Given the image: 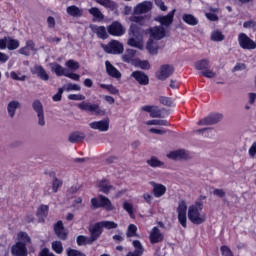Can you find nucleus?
<instances>
[{"instance_id": "1", "label": "nucleus", "mask_w": 256, "mask_h": 256, "mask_svg": "<svg viewBox=\"0 0 256 256\" xmlns=\"http://www.w3.org/2000/svg\"><path fill=\"white\" fill-rule=\"evenodd\" d=\"M128 45L130 47H136V49H143V35H145V30L143 27L132 23L128 29Z\"/></svg>"}, {"instance_id": "2", "label": "nucleus", "mask_w": 256, "mask_h": 256, "mask_svg": "<svg viewBox=\"0 0 256 256\" xmlns=\"http://www.w3.org/2000/svg\"><path fill=\"white\" fill-rule=\"evenodd\" d=\"M203 211V202L197 201L195 204L190 205L188 208V219L193 225H202L207 221V216L201 214Z\"/></svg>"}, {"instance_id": "3", "label": "nucleus", "mask_w": 256, "mask_h": 256, "mask_svg": "<svg viewBox=\"0 0 256 256\" xmlns=\"http://www.w3.org/2000/svg\"><path fill=\"white\" fill-rule=\"evenodd\" d=\"M92 209H105V211H113V203L104 195H99L98 198L91 199Z\"/></svg>"}, {"instance_id": "4", "label": "nucleus", "mask_w": 256, "mask_h": 256, "mask_svg": "<svg viewBox=\"0 0 256 256\" xmlns=\"http://www.w3.org/2000/svg\"><path fill=\"white\" fill-rule=\"evenodd\" d=\"M101 47L108 55H121L125 51L123 44L119 40H111L107 44H101Z\"/></svg>"}, {"instance_id": "5", "label": "nucleus", "mask_w": 256, "mask_h": 256, "mask_svg": "<svg viewBox=\"0 0 256 256\" xmlns=\"http://www.w3.org/2000/svg\"><path fill=\"white\" fill-rule=\"evenodd\" d=\"M145 33L146 35L149 34L150 39H153L154 41H161V39H164V37L167 35V31L163 26L150 27L146 29Z\"/></svg>"}, {"instance_id": "6", "label": "nucleus", "mask_w": 256, "mask_h": 256, "mask_svg": "<svg viewBox=\"0 0 256 256\" xmlns=\"http://www.w3.org/2000/svg\"><path fill=\"white\" fill-rule=\"evenodd\" d=\"M177 213L178 222L184 229H187V202H185V200L179 202L177 207Z\"/></svg>"}, {"instance_id": "7", "label": "nucleus", "mask_w": 256, "mask_h": 256, "mask_svg": "<svg viewBox=\"0 0 256 256\" xmlns=\"http://www.w3.org/2000/svg\"><path fill=\"white\" fill-rule=\"evenodd\" d=\"M78 108H80L81 111H86V113H95V115H105V110H102L101 107H99V104H91L89 102H81L78 104Z\"/></svg>"}, {"instance_id": "8", "label": "nucleus", "mask_w": 256, "mask_h": 256, "mask_svg": "<svg viewBox=\"0 0 256 256\" xmlns=\"http://www.w3.org/2000/svg\"><path fill=\"white\" fill-rule=\"evenodd\" d=\"M238 43L241 49H246L248 51H253L256 48V42L249 38L245 33H240L238 35Z\"/></svg>"}, {"instance_id": "9", "label": "nucleus", "mask_w": 256, "mask_h": 256, "mask_svg": "<svg viewBox=\"0 0 256 256\" xmlns=\"http://www.w3.org/2000/svg\"><path fill=\"white\" fill-rule=\"evenodd\" d=\"M109 35H112V37H123L125 35V27L121 22L114 21L111 23V25L107 28Z\"/></svg>"}, {"instance_id": "10", "label": "nucleus", "mask_w": 256, "mask_h": 256, "mask_svg": "<svg viewBox=\"0 0 256 256\" xmlns=\"http://www.w3.org/2000/svg\"><path fill=\"white\" fill-rule=\"evenodd\" d=\"M173 73H175V68L169 64H164L160 67V70L156 72V77L159 81H165V79H169Z\"/></svg>"}, {"instance_id": "11", "label": "nucleus", "mask_w": 256, "mask_h": 256, "mask_svg": "<svg viewBox=\"0 0 256 256\" xmlns=\"http://www.w3.org/2000/svg\"><path fill=\"white\" fill-rule=\"evenodd\" d=\"M176 10L173 9L165 16H158L155 18V21L160 23V27H171L173 25V19H175Z\"/></svg>"}, {"instance_id": "12", "label": "nucleus", "mask_w": 256, "mask_h": 256, "mask_svg": "<svg viewBox=\"0 0 256 256\" xmlns=\"http://www.w3.org/2000/svg\"><path fill=\"white\" fill-rule=\"evenodd\" d=\"M11 253L13 256H27L28 255L27 244L22 241L16 242L11 247Z\"/></svg>"}, {"instance_id": "13", "label": "nucleus", "mask_w": 256, "mask_h": 256, "mask_svg": "<svg viewBox=\"0 0 256 256\" xmlns=\"http://www.w3.org/2000/svg\"><path fill=\"white\" fill-rule=\"evenodd\" d=\"M163 239H165V236L163 235L159 227L154 226L149 235V241L151 245H156V243H161L163 242Z\"/></svg>"}, {"instance_id": "14", "label": "nucleus", "mask_w": 256, "mask_h": 256, "mask_svg": "<svg viewBox=\"0 0 256 256\" xmlns=\"http://www.w3.org/2000/svg\"><path fill=\"white\" fill-rule=\"evenodd\" d=\"M221 119H223V114H219V113H215V114H210L207 117L201 119L198 122V125H215L217 123H219V121H221Z\"/></svg>"}, {"instance_id": "15", "label": "nucleus", "mask_w": 256, "mask_h": 256, "mask_svg": "<svg viewBox=\"0 0 256 256\" xmlns=\"http://www.w3.org/2000/svg\"><path fill=\"white\" fill-rule=\"evenodd\" d=\"M88 231L90 233V240L92 243L97 241V239L103 235V228L99 222H96L92 227L88 229Z\"/></svg>"}, {"instance_id": "16", "label": "nucleus", "mask_w": 256, "mask_h": 256, "mask_svg": "<svg viewBox=\"0 0 256 256\" xmlns=\"http://www.w3.org/2000/svg\"><path fill=\"white\" fill-rule=\"evenodd\" d=\"M153 9V2L151 1H144L136 5L134 8L135 15H143V13H149Z\"/></svg>"}, {"instance_id": "17", "label": "nucleus", "mask_w": 256, "mask_h": 256, "mask_svg": "<svg viewBox=\"0 0 256 256\" xmlns=\"http://www.w3.org/2000/svg\"><path fill=\"white\" fill-rule=\"evenodd\" d=\"M131 77L139 83V85L147 86L149 85V76L143 71L136 70L131 73Z\"/></svg>"}, {"instance_id": "18", "label": "nucleus", "mask_w": 256, "mask_h": 256, "mask_svg": "<svg viewBox=\"0 0 256 256\" xmlns=\"http://www.w3.org/2000/svg\"><path fill=\"white\" fill-rule=\"evenodd\" d=\"M54 233L58 239L62 241L67 240L68 233L65 231V226L63 225V221L59 220L54 224Z\"/></svg>"}, {"instance_id": "19", "label": "nucleus", "mask_w": 256, "mask_h": 256, "mask_svg": "<svg viewBox=\"0 0 256 256\" xmlns=\"http://www.w3.org/2000/svg\"><path fill=\"white\" fill-rule=\"evenodd\" d=\"M32 107L34 111H36L38 118H39V125L43 126L45 125V114L43 113V104H41V101L35 100L32 104Z\"/></svg>"}, {"instance_id": "20", "label": "nucleus", "mask_w": 256, "mask_h": 256, "mask_svg": "<svg viewBox=\"0 0 256 256\" xmlns=\"http://www.w3.org/2000/svg\"><path fill=\"white\" fill-rule=\"evenodd\" d=\"M98 188L100 193H104V195H109V193H111V191L115 189V186L111 185V182H109V180L102 179L98 183Z\"/></svg>"}, {"instance_id": "21", "label": "nucleus", "mask_w": 256, "mask_h": 256, "mask_svg": "<svg viewBox=\"0 0 256 256\" xmlns=\"http://www.w3.org/2000/svg\"><path fill=\"white\" fill-rule=\"evenodd\" d=\"M89 127L91 129H95L98 131H109V120H100V121H94L89 124Z\"/></svg>"}, {"instance_id": "22", "label": "nucleus", "mask_w": 256, "mask_h": 256, "mask_svg": "<svg viewBox=\"0 0 256 256\" xmlns=\"http://www.w3.org/2000/svg\"><path fill=\"white\" fill-rule=\"evenodd\" d=\"M150 184L153 187L152 193L157 199H159V197H163V195L167 193V187H165V185L157 184L155 182H150Z\"/></svg>"}, {"instance_id": "23", "label": "nucleus", "mask_w": 256, "mask_h": 256, "mask_svg": "<svg viewBox=\"0 0 256 256\" xmlns=\"http://www.w3.org/2000/svg\"><path fill=\"white\" fill-rule=\"evenodd\" d=\"M143 111H145L146 113H150V117H152V119L158 118L160 119L161 116V109H159V106H143L141 108Z\"/></svg>"}, {"instance_id": "24", "label": "nucleus", "mask_w": 256, "mask_h": 256, "mask_svg": "<svg viewBox=\"0 0 256 256\" xmlns=\"http://www.w3.org/2000/svg\"><path fill=\"white\" fill-rule=\"evenodd\" d=\"M49 215V206L48 205H40L36 212V217L39 219V223H45V219Z\"/></svg>"}, {"instance_id": "25", "label": "nucleus", "mask_w": 256, "mask_h": 256, "mask_svg": "<svg viewBox=\"0 0 256 256\" xmlns=\"http://www.w3.org/2000/svg\"><path fill=\"white\" fill-rule=\"evenodd\" d=\"M91 31L97 35L98 39L105 40L109 37V34H107V28H105V26L92 25Z\"/></svg>"}, {"instance_id": "26", "label": "nucleus", "mask_w": 256, "mask_h": 256, "mask_svg": "<svg viewBox=\"0 0 256 256\" xmlns=\"http://www.w3.org/2000/svg\"><path fill=\"white\" fill-rule=\"evenodd\" d=\"M105 65H106V73L110 77H114V79H121V72H119V70H117V68H115V66H113V64H111L109 60L105 62Z\"/></svg>"}, {"instance_id": "27", "label": "nucleus", "mask_w": 256, "mask_h": 256, "mask_svg": "<svg viewBox=\"0 0 256 256\" xmlns=\"http://www.w3.org/2000/svg\"><path fill=\"white\" fill-rule=\"evenodd\" d=\"M135 55H137V50L127 49L122 56V61H124V63H131L133 65L137 59L135 58Z\"/></svg>"}, {"instance_id": "28", "label": "nucleus", "mask_w": 256, "mask_h": 256, "mask_svg": "<svg viewBox=\"0 0 256 256\" xmlns=\"http://www.w3.org/2000/svg\"><path fill=\"white\" fill-rule=\"evenodd\" d=\"M32 73L37 75L42 81H49V74H47V71H45V68L41 65L34 66Z\"/></svg>"}, {"instance_id": "29", "label": "nucleus", "mask_w": 256, "mask_h": 256, "mask_svg": "<svg viewBox=\"0 0 256 256\" xmlns=\"http://www.w3.org/2000/svg\"><path fill=\"white\" fill-rule=\"evenodd\" d=\"M133 247L135 248L134 252L128 253L126 256H142L145 249L143 248V245L141 244V241L134 240L133 241Z\"/></svg>"}, {"instance_id": "30", "label": "nucleus", "mask_w": 256, "mask_h": 256, "mask_svg": "<svg viewBox=\"0 0 256 256\" xmlns=\"http://www.w3.org/2000/svg\"><path fill=\"white\" fill-rule=\"evenodd\" d=\"M182 20L186 25H190L191 27H195V25H199V19L193 16V14H183Z\"/></svg>"}, {"instance_id": "31", "label": "nucleus", "mask_w": 256, "mask_h": 256, "mask_svg": "<svg viewBox=\"0 0 256 256\" xmlns=\"http://www.w3.org/2000/svg\"><path fill=\"white\" fill-rule=\"evenodd\" d=\"M66 13H68L70 17H83V10L76 5L68 6L66 8Z\"/></svg>"}, {"instance_id": "32", "label": "nucleus", "mask_w": 256, "mask_h": 256, "mask_svg": "<svg viewBox=\"0 0 256 256\" xmlns=\"http://www.w3.org/2000/svg\"><path fill=\"white\" fill-rule=\"evenodd\" d=\"M146 49L150 55H157V53H159V46L155 44V40H153V38L148 39L146 43Z\"/></svg>"}, {"instance_id": "33", "label": "nucleus", "mask_w": 256, "mask_h": 256, "mask_svg": "<svg viewBox=\"0 0 256 256\" xmlns=\"http://www.w3.org/2000/svg\"><path fill=\"white\" fill-rule=\"evenodd\" d=\"M99 5L105 7V9H109V11H117L118 5L115 1L112 0H98Z\"/></svg>"}, {"instance_id": "34", "label": "nucleus", "mask_w": 256, "mask_h": 256, "mask_svg": "<svg viewBox=\"0 0 256 256\" xmlns=\"http://www.w3.org/2000/svg\"><path fill=\"white\" fill-rule=\"evenodd\" d=\"M84 139H85V133L75 131L70 134L68 141L70 143H80V141H83Z\"/></svg>"}, {"instance_id": "35", "label": "nucleus", "mask_w": 256, "mask_h": 256, "mask_svg": "<svg viewBox=\"0 0 256 256\" xmlns=\"http://www.w3.org/2000/svg\"><path fill=\"white\" fill-rule=\"evenodd\" d=\"M89 13L94 17V21L101 22L105 19V15L97 7H92L89 9Z\"/></svg>"}, {"instance_id": "36", "label": "nucleus", "mask_w": 256, "mask_h": 256, "mask_svg": "<svg viewBox=\"0 0 256 256\" xmlns=\"http://www.w3.org/2000/svg\"><path fill=\"white\" fill-rule=\"evenodd\" d=\"M76 243L78 247H83L85 245H93V242L89 236L79 235L76 238Z\"/></svg>"}, {"instance_id": "37", "label": "nucleus", "mask_w": 256, "mask_h": 256, "mask_svg": "<svg viewBox=\"0 0 256 256\" xmlns=\"http://www.w3.org/2000/svg\"><path fill=\"white\" fill-rule=\"evenodd\" d=\"M19 45V40L7 37L6 49L9 51H15V49H19Z\"/></svg>"}, {"instance_id": "38", "label": "nucleus", "mask_w": 256, "mask_h": 256, "mask_svg": "<svg viewBox=\"0 0 256 256\" xmlns=\"http://www.w3.org/2000/svg\"><path fill=\"white\" fill-rule=\"evenodd\" d=\"M169 159H186L187 153H185V150H175L168 154Z\"/></svg>"}, {"instance_id": "39", "label": "nucleus", "mask_w": 256, "mask_h": 256, "mask_svg": "<svg viewBox=\"0 0 256 256\" xmlns=\"http://www.w3.org/2000/svg\"><path fill=\"white\" fill-rule=\"evenodd\" d=\"M133 65L134 67H139L140 69L147 70V71L148 69H151V64H149L148 60H141L137 58L136 60H134Z\"/></svg>"}, {"instance_id": "40", "label": "nucleus", "mask_w": 256, "mask_h": 256, "mask_svg": "<svg viewBox=\"0 0 256 256\" xmlns=\"http://www.w3.org/2000/svg\"><path fill=\"white\" fill-rule=\"evenodd\" d=\"M209 67V59H202L195 62L197 71H205Z\"/></svg>"}, {"instance_id": "41", "label": "nucleus", "mask_w": 256, "mask_h": 256, "mask_svg": "<svg viewBox=\"0 0 256 256\" xmlns=\"http://www.w3.org/2000/svg\"><path fill=\"white\" fill-rule=\"evenodd\" d=\"M211 41H216L217 43L225 41V35H223L221 30H215L211 34Z\"/></svg>"}, {"instance_id": "42", "label": "nucleus", "mask_w": 256, "mask_h": 256, "mask_svg": "<svg viewBox=\"0 0 256 256\" xmlns=\"http://www.w3.org/2000/svg\"><path fill=\"white\" fill-rule=\"evenodd\" d=\"M98 223L100 224V227H102V229L111 230V229H117V227H119V225L114 221H100Z\"/></svg>"}, {"instance_id": "43", "label": "nucleus", "mask_w": 256, "mask_h": 256, "mask_svg": "<svg viewBox=\"0 0 256 256\" xmlns=\"http://www.w3.org/2000/svg\"><path fill=\"white\" fill-rule=\"evenodd\" d=\"M18 107H19V102L17 101L9 102L7 110L10 117H15V111H17Z\"/></svg>"}, {"instance_id": "44", "label": "nucleus", "mask_w": 256, "mask_h": 256, "mask_svg": "<svg viewBox=\"0 0 256 256\" xmlns=\"http://www.w3.org/2000/svg\"><path fill=\"white\" fill-rule=\"evenodd\" d=\"M101 89H106L111 95H119V89L113 86V84H100Z\"/></svg>"}, {"instance_id": "45", "label": "nucleus", "mask_w": 256, "mask_h": 256, "mask_svg": "<svg viewBox=\"0 0 256 256\" xmlns=\"http://www.w3.org/2000/svg\"><path fill=\"white\" fill-rule=\"evenodd\" d=\"M52 69L54 70V72L57 75V77H63V75H67V73H65V69L63 68V66H61L58 63H55L52 66Z\"/></svg>"}, {"instance_id": "46", "label": "nucleus", "mask_w": 256, "mask_h": 256, "mask_svg": "<svg viewBox=\"0 0 256 256\" xmlns=\"http://www.w3.org/2000/svg\"><path fill=\"white\" fill-rule=\"evenodd\" d=\"M146 125H160L163 127H169V121L167 120H148Z\"/></svg>"}, {"instance_id": "47", "label": "nucleus", "mask_w": 256, "mask_h": 256, "mask_svg": "<svg viewBox=\"0 0 256 256\" xmlns=\"http://www.w3.org/2000/svg\"><path fill=\"white\" fill-rule=\"evenodd\" d=\"M126 236L127 237H137V226L135 224H130L128 226Z\"/></svg>"}, {"instance_id": "48", "label": "nucleus", "mask_w": 256, "mask_h": 256, "mask_svg": "<svg viewBox=\"0 0 256 256\" xmlns=\"http://www.w3.org/2000/svg\"><path fill=\"white\" fill-rule=\"evenodd\" d=\"M66 67H68V69H71V71H77V69H79L80 65L79 62L70 59L68 61H66Z\"/></svg>"}, {"instance_id": "49", "label": "nucleus", "mask_w": 256, "mask_h": 256, "mask_svg": "<svg viewBox=\"0 0 256 256\" xmlns=\"http://www.w3.org/2000/svg\"><path fill=\"white\" fill-rule=\"evenodd\" d=\"M52 249L57 253L58 255H61L63 253V243L60 241H55L52 243Z\"/></svg>"}, {"instance_id": "50", "label": "nucleus", "mask_w": 256, "mask_h": 256, "mask_svg": "<svg viewBox=\"0 0 256 256\" xmlns=\"http://www.w3.org/2000/svg\"><path fill=\"white\" fill-rule=\"evenodd\" d=\"M150 167H162L163 162H161L157 157L152 156L150 160H147Z\"/></svg>"}, {"instance_id": "51", "label": "nucleus", "mask_w": 256, "mask_h": 256, "mask_svg": "<svg viewBox=\"0 0 256 256\" xmlns=\"http://www.w3.org/2000/svg\"><path fill=\"white\" fill-rule=\"evenodd\" d=\"M123 209H124V211L128 212L130 217H134L133 204H131L129 202H124Z\"/></svg>"}, {"instance_id": "52", "label": "nucleus", "mask_w": 256, "mask_h": 256, "mask_svg": "<svg viewBox=\"0 0 256 256\" xmlns=\"http://www.w3.org/2000/svg\"><path fill=\"white\" fill-rule=\"evenodd\" d=\"M159 101L162 105H165L166 107H171V105H173V100H171V98L169 97L161 96L159 98Z\"/></svg>"}, {"instance_id": "53", "label": "nucleus", "mask_w": 256, "mask_h": 256, "mask_svg": "<svg viewBox=\"0 0 256 256\" xmlns=\"http://www.w3.org/2000/svg\"><path fill=\"white\" fill-rule=\"evenodd\" d=\"M220 251L222 253V256H233V251H231V248H229V246H221Z\"/></svg>"}, {"instance_id": "54", "label": "nucleus", "mask_w": 256, "mask_h": 256, "mask_svg": "<svg viewBox=\"0 0 256 256\" xmlns=\"http://www.w3.org/2000/svg\"><path fill=\"white\" fill-rule=\"evenodd\" d=\"M68 99L70 101H85V96L83 94H70Z\"/></svg>"}, {"instance_id": "55", "label": "nucleus", "mask_w": 256, "mask_h": 256, "mask_svg": "<svg viewBox=\"0 0 256 256\" xmlns=\"http://www.w3.org/2000/svg\"><path fill=\"white\" fill-rule=\"evenodd\" d=\"M63 185V182L57 178H54L53 184H52V189L54 193H57L59 191V188Z\"/></svg>"}, {"instance_id": "56", "label": "nucleus", "mask_w": 256, "mask_h": 256, "mask_svg": "<svg viewBox=\"0 0 256 256\" xmlns=\"http://www.w3.org/2000/svg\"><path fill=\"white\" fill-rule=\"evenodd\" d=\"M18 239H21V241H25V243H31V237H29V234L26 232H20L18 234Z\"/></svg>"}, {"instance_id": "57", "label": "nucleus", "mask_w": 256, "mask_h": 256, "mask_svg": "<svg viewBox=\"0 0 256 256\" xmlns=\"http://www.w3.org/2000/svg\"><path fill=\"white\" fill-rule=\"evenodd\" d=\"M202 75H203V77H206L207 79H213L214 77H216L217 74L215 72H213L212 70H209V68H208L202 72Z\"/></svg>"}, {"instance_id": "58", "label": "nucleus", "mask_w": 256, "mask_h": 256, "mask_svg": "<svg viewBox=\"0 0 256 256\" xmlns=\"http://www.w3.org/2000/svg\"><path fill=\"white\" fill-rule=\"evenodd\" d=\"M10 77H11V79H13L14 81H25V79H26V76H25V75L19 77V75H18L17 72H15V71H12V72L10 73Z\"/></svg>"}, {"instance_id": "59", "label": "nucleus", "mask_w": 256, "mask_h": 256, "mask_svg": "<svg viewBox=\"0 0 256 256\" xmlns=\"http://www.w3.org/2000/svg\"><path fill=\"white\" fill-rule=\"evenodd\" d=\"M67 256H85V254L76 249H68Z\"/></svg>"}, {"instance_id": "60", "label": "nucleus", "mask_w": 256, "mask_h": 256, "mask_svg": "<svg viewBox=\"0 0 256 256\" xmlns=\"http://www.w3.org/2000/svg\"><path fill=\"white\" fill-rule=\"evenodd\" d=\"M64 77H68L69 79H72L73 81H79L81 79V76L77 73H66V74H64Z\"/></svg>"}, {"instance_id": "61", "label": "nucleus", "mask_w": 256, "mask_h": 256, "mask_svg": "<svg viewBox=\"0 0 256 256\" xmlns=\"http://www.w3.org/2000/svg\"><path fill=\"white\" fill-rule=\"evenodd\" d=\"M155 4L161 11H167V6L165 5V2L163 0H155Z\"/></svg>"}, {"instance_id": "62", "label": "nucleus", "mask_w": 256, "mask_h": 256, "mask_svg": "<svg viewBox=\"0 0 256 256\" xmlns=\"http://www.w3.org/2000/svg\"><path fill=\"white\" fill-rule=\"evenodd\" d=\"M248 153H249L250 157H252V158L255 157V155H256V141L253 142V144L251 145V147L248 150Z\"/></svg>"}, {"instance_id": "63", "label": "nucleus", "mask_w": 256, "mask_h": 256, "mask_svg": "<svg viewBox=\"0 0 256 256\" xmlns=\"http://www.w3.org/2000/svg\"><path fill=\"white\" fill-rule=\"evenodd\" d=\"M63 95V88H60L58 92L53 96V101H61Z\"/></svg>"}, {"instance_id": "64", "label": "nucleus", "mask_w": 256, "mask_h": 256, "mask_svg": "<svg viewBox=\"0 0 256 256\" xmlns=\"http://www.w3.org/2000/svg\"><path fill=\"white\" fill-rule=\"evenodd\" d=\"M39 256H55L53 253L50 254L49 248H44L40 251Z\"/></svg>"}]
</instances>
